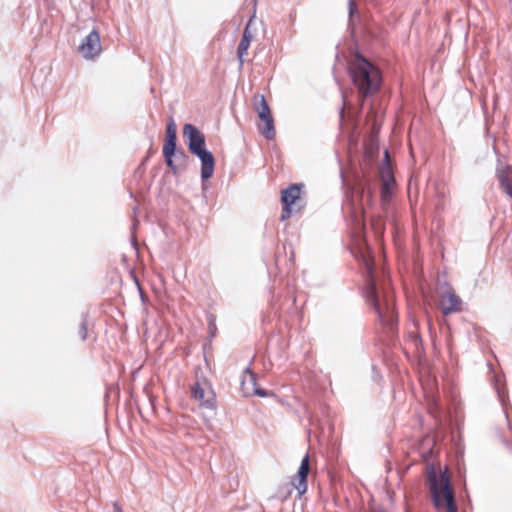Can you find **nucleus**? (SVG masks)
<instances>
[{"instance_id":"1","label":"nucleus","mask_w":512,"mask_h":512,"mask_svg":"<svg viewBox=\"0 0 512 512\" xmlns=\"http://www.w3.org/2000/svg\"><path fill=\"white\" fill-rule=\"evenodd\" d=\"M367 270L368 284L365 290L367 302L377 313L379 321L393 328L396 324V312L394 307V293L390 287V281L386 277L379 280L374 274V261L370 255L363 256Z\"/></svg>"},{"instance_id":"2","label":"nucleus","mask_w":512,"mask_h":512,"mask_svg":"<svg viewBox=\"0 0 512 512\" xmlns=\"http://www.w3.org/2000/svg\"><path fill=\"white\" fill-rule=\"evenodd\" d=\"M349 73L362 98L376 93L382 81L379 69L360 54L349 62Z\"/></svg>"},{"instance_id":"3","label":"nucleus","mask_w":512,"mask_h":512,"mask_svg":"<svg viewBox=\"0 0 512 512\" xmlns=\"http://www.w3.org/2000/svg\"><path fill=\"white\" fill-rule=\"evenodd\" d=\"M431 500L438 512H458L450 477L445 472L440 473L431 468L427 475Z\"/></svg>"},{"instance_id":"4","label":"nucleus","mask_w":512,"mask_h":512,"mask_svg":"<svg viewBox=\"0 0 512 512\" xmlns=\"http://www.w3.org/2000/svg\"><path fill=\"white\" fill-rule=\"evenodd\" d=\"M253 105L260 120V123L258 124L259 132L266 139H273L275 137L274 121L265 97L260 94L255 95Z\"/></svg>"},{"instance_id":"5","label":"nucleus","mask_w":512,"mask_h":512,"mask_svg":"<svg viewBox=\"0 0 512 512\" xmlns=\"http://www.w3.org/2000/svg\"><path fill=\"white\" fill-rule=\"evenodd\" d=\"M301 184H292L288 188L284 189L281 194V202L283 205L280 219L282 221L290 218L293 212L300 210L298 202L300 201L301 195Z\"/></svg>"},{"instance_id":"6","label":"nucleus","mask_w":512,"mask_h":512,"mask_svg":"<svg viewBox=\"0 0 512 512\" xmlns=\"http://www.w3.org/2000/svg\"><path fill=\"white\" fill-rule=\"evenodd\" d=\"M439 297V305L443 315L447 316L461 310L462 300L450 286L446 285L441 288Z\"/></svg>"},{"instance_id":"7","label":"nucleus","mask_w":512,"mask_h":512,"mask_svg":"<svg viewBox=\"0 0 512 512\" xmlns=\"http://www.w3.org/2000/svg\"><path fill=\"white\" fill-rule=\"evenodd\" d=\"M240 389L244 397L260 396L266 397L268 392L257 386L256 375L251 371L249 367L245 368L240 378Z\"/></svg>"},{"instance_id":"8","label":"nucleus","mask_w":512,"mask_h":512,"mask_svg":"<svg viewBox=\"0 0 512 512\" xmlns=\"http://www.w3.org/2000/svg\"><path fill=\"white\" fill-rule=\"evenodd\" d=\"M183 136L187 141L189 151L195 153L206 148L204 134L193 124H185L183 126Z\"/></svg>"},{"instance_id":"9","label":"nucleus","mask_w":512,"mask_h":512,"mask_svg":"<svg viewBox=\"0 0 512 512\" xmlns=\"http://www.w3.org/2000/svg\"><path fill=\"white\" fill-rule=\"evenodd\" d=\"M102 51L100 35L96 29H93L79 45V52L86 59L98 56Z\"/></svg>"},{"instance_id":"10","label":"nucleus","mask_w":512,"mask_h":512,"mask_svg":"<svg viewBox=\"0 0 512 512\" xmlns=\"http://www.w3.org/2000/svg\"><path fill=\"white\" fill-rule=\"evenodd\" d=\"M194 155L197 156L201 161L200 175L202 180L211 178L215 167V160L212 153L205 148L195 153Z\"/></svg>"},{"instance_id":"11","label":"nucleus","mask_w":512,"mask_h":512,"mask_svg":"<svg viewBox=\"0 0 512 512\" xmlns=\"http://www.w3.org/2000/svg\"><path fill=\"white\" fill-rule=\"evenodd\" d=\"M309 473V456L306 455L299 467L297 477L295 478L293 485L298 491L299 496H302L307 491V476Z\"/></svg>"},{"instance_id":"12","label":"nucleus","mask_w":512,"mask_h":512,"mask_svg":"<svg viewBox=\"0 0 512 512\" xmlns=\"http://www.w3.org/2000/svg\"><path fill=\"white\" fill-rule=\"evenodd\" d=\"M500 188L512 200V166L497 169Z\"/></svg>"},{"instance_id":"13","label":"nucleus","mask_w":512,"mask_h":512,"mask_svg":"<svg viewBox=\"0 0 512 512\" xmlns=\"http://www.w3.org/2000/svg\"><path fill=\"white\" fill-rule=\"evenodd\" d=\"M251 40H252V35L250 34L249 24H248L246 26V28L244 29L242 39H241V41H240V43L238 45V48H237V56H238V59H239V62H240V66L243 65V62H244L243 58H244V55L247 53V51L249 49Z\"/></svg>"},{"instance_id":"14","label":"nucleus","mask_w":512,"mask_h":512,"mask_svg":"<svg viewBox=\"0 0 512 512\" xmlns=\"http://www.w3.org/2000/svg\"><path fill=\"white\" fill-rule=\"evenodd\" d=\"M177 127L174 119L171 117L166 127V137L163 148H177Z\"/></svg>"},{"instance_id":"15","label":"nucleus","mask_w":512,"mask_h":512,"mask_svg":"<svg viewBox=\"0 0 512 512\" xmlns=\"http://www.w3.org/2000/svg\"><path fill=\"white\" fill-rule=\"evenodd\" d=\"M163 156L167 166L176 172V166L173 162V157H177V148H163Z\"/></svg>"},{"instance_id":"16","label":"nucleus","mask_w":512,"mask_h":512,"mask_svg":"<svg viewBox=\"0 0 512 512\" xmlns=\"http://www.w3.org/2000/svg\"><path fill=\"white\" fill-rule=\"evenodd\" d=\"M192 397L198 401H201L204 405L209 406L208 401H204L205 391L199 383H195L191 388Z\"/></svg>"},{"instance_id":"17","label":"nucleus","mask_w":512,"mask_h":512,"mask_svg":"<svg viewBox=\"0 0 512 512\" xmlns=\"http://www.w3.org/2000/svg\"><path fill=\"white\" fill-rule=\"evenodd\" d=\"M500 381H501L500 376H495L494 387H495V390H496L499 400L501 401L502 405L505 406L506 395H505V391H504V386L500 385Z\"/></svg>"},{"instance_id":"18","label":"nucleus","mask_w":512,"mask_h":512,"mask_svg":"<svg viewBox=\"0 0 512 512\" xmlns=\"http://www.w3.org/2000/svg\"><path fill=\"white\" fill-rule=\"evenodd\" d=\"M79 334L82 340H85L87 338V320L83 319L80 327H79Z\"/></svg>"},{"instance_id":"19","label":"nucleus","mask_w":512,"mask_h":512,"mask_svg":"<svg viewBox=\"0 0 512 512\" xmlns=\"http://www.w3.org/2000/svg\"><path fill=\"white\" fill-rule=\"evenodd\" d=\"M356 13V6L354 0H349V18L350 25H352L354 14Z\"/></svg>"},{"instance_id":"20","label":"nucleus","mask_w":512,"mask_h":512,"mask_svg":"<svg viewBox=\"0 0 512 512\" xmlns=\"http://www.w3.org/2000/svg\"><path fill=\"white\" fill-rule=\"evenodd\" d=\"M352 218L356 227L360 229L363 225V222L361 220V216L357 215V212L355 210L352 213Z\"/></svg>"},{"instance_id":"21","label":"nucleus","mask_w":512,"mask_h":512,"mask_svg":"<svg viewBox=\"0 0 512 512\" xmlns=\"http://www.w3.org/2000/svg\"><path fill=\"white\" fill-rule=\"evenodd\" d=\"M113 511L114 512H123L122 508L119 506L117 502L113 504Z\"/></svg>"},{"instance_id":"22","label":"nucleus","mask_w":512,"mask_h":512,"mask_svg":"<svg viewBox=\"0 0 512 512\" xmlns=\"http://www.w3.org/2000/svg\"><path fill=\"white\" fill-rule=\"evenodd\" d=\"M177 157H182V158H184V157H185V153H184V151H182V150H177Z\"/></svg>"},{"instance_id":"23","label":"nucleus","mask_w":512,"mask_h":512,"mask_svg":"<svg viewBox=\"0 0 512 512\" xmlns=\"http://www.w3.org/2000/svg\"><path fill=\"white\" fill-rule=\"evenodd\" d=\"M384 184H385V189L388 190L389 189L390 181L389 180H385Z\"/></svg>"},{"instance_id":"24","label":"nucleus","mask_w":512,"mask_h":512,"mask_svg":"<svg viewBox=\"0 0 512 512\" xmlns=\"http://www.w3.org/2000/svg\"><path fill=\"white\" fill-rule=\"evenodd\" d=\"M343 113H344V108H342L340 111L341 116H343Z\"/></svg>"}]
</instances>
